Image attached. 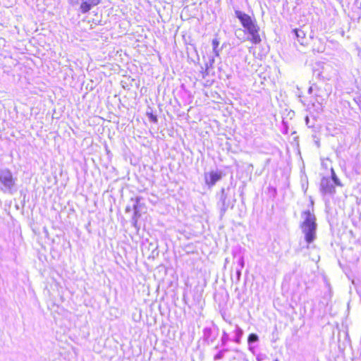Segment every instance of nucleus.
I'll return each instance as SVG.
<instances>
[{
	"label": "nucleus",
	"instance_id": "nucleus-14",
	"mask_svg": "<svg viewBox=\"0 0 361 361\" xmlns=\"http://www.w3.org/2000/svg\"><path fill=\"white\" fill-rule=\"evenodd\" d=\"M83 0H69V2L71 4H72L73 6H76V5H81V2H82Z\"/></svg>",
	"mask_w": 361,
	"mask_h": 361
},
{
	"label": "nucleus",
	"instance_id": "nucleus-11",
	"mask_svg": "<svg viewBox=\"0 0 361 361\" xmlns=\"http://www.w3.org/2000/svg\"><path fill=\"white\" fill-rule=\"evenodd\" d=\"M212 44L214 47V52L215 53V55L217 56H219V51H217L216 48L219 46V42L216 39H213Z\"/></svg>",
	"mask_w": 361,
	"mask_h": 361
},
{
	"label": "nucleus",
	"instance_id": "nucleus-17",
	"mask_svg": "<svg viewBox=\"0 0 361 361\" xmlns=\"http://www.w3.org/2000/svg\"><path fill=\"white\" fill-rule=\"evenodd\" d=\"M151 119H152V121H154V122H156V121H157V118H156V116H151Z\"/></svg>",
	"mask_w": 361,
	"mask_h": 361
},
{
	"label": "nucleus",
	"instance_id": "nucleus-4",
	"mask_svg": "<svg viewBox=\"0 0 361 361\" xmlns=\"http://www.w3.org/2000/svg\"><path fill=\"white\" fill-rule=\"evenodd\" d=\"M321 190L325 194H331L335 192L332 180L329 178H323L321 180Z\"/></svg>",
	"mask_w": 361,
	"mask_h": 361
},
{
	"label": "nucleus",
	"instance_id": "nucleus-5",
	"mask_svg": "<svg viewBox=\"0 0 361 361\" xmlns=\"http://www.w3.org/2000/svg\"><path fill=\"white\" fill-rule=\"evenodd\" d=\"M221 178V173L218 171H211L204 176L205 183L209 187L214 185Z\"/></svg>",
	"mask_w": 361,
	"mask_h": 361
},
{
	"label": "nucleus",
	"instance_id": "nucleus-9",
	"mask_svg": "<svg viewBox=\"0 0 361 361\" xmlns=\"http://www.w3.org/2000/svg\"><path fill=\"white\" fill-rule=\"evenodd\" d=\"M243 330L238 326H236V330H235V334H236V338H235V342L236 343H240V338L241 336H243Z\"/></svg>",
	"mask_w": 361,
	"mask_h": 361
},
{
	"label": "nucleus",
	"instance_id": "nucleus-7",
	"mask_svg": "<svg viewBox=\"0 0 361 361\" xmlns=\"http://www.w3.org/2000/svg\"><path fill=\"white\" fill-rule=\"evenodd\" d=\"M294 32L297 37V38L298 39V42L302 44H303V42L302 41H300V39H302L305 38V32L301 30H298V29H295L294 30Z\"/></svg>",
	"mask_w": 361,
	"mask_h": 361
},
{
	"label": "nucleus",
	"instance_id": "nucleus-2",
	"mask_svg": "<svg viewBox=\"0 0 361 361\" xmlns=\"http://www.w3.org/2000/svg\"><path fill=\"white\" fill-rule=\"evenodd\" d=\"M301 216L302 219L300 226L302 232L305 235L306 242L310 244L316 239L317 236L316 217L310 210L303 212Z\"/></svg>",
	"mask_w": 361,
	"mask_h": 361
},
{
	"label": "nucleus",
	"instance_id": "nucleus-3",
	"mask_svg": "<svg viewBox=\"0 0 361 361\" xmlns=\"http://www.w3.org/2000/svg\"><path fill=\"white\" fill-rule=\"evenodd\" d=\"M16 179L13 178L12 172L7 169H0L1 190L4 192L12 193L16 186Z\"/></svg>",
	"mask_w": 361,
	"mask_h": 361
},
{
	"label": "nucleus",
	"instance_id": "nucleus-16",
	"mask_svg": "<svg viewBox=\"0 0 361 361\" xmlns=\"http://www.w3.org/2000/svg\"><path fill=\"white\" fill-rule=\"evenodd\" d=\"M242 33H243V30H237L235 31V35H236V37H237L238 39H242V38H241V37H240V35H241V34H242Z\"/></svg>",
	"mask_w": 361,
	"mask_h": 361
},
{
	"label": "nucleus",
	"instance_id": "nucleus-12",
	"mask_svg": "<svg viewBox=\"0 0 361 361\" xmlns=\"http://www.w3.org/2000/svg\"><path fill=\"white\" fill-rule=\"evenodd\" d=\"M135 201H136V204H134V206H133L135 216H137V215L140 216V214H138V202L140 201V198L137 197Z\"/></svg>",
	"mask_w": 361,
	"mask_h": 361
},
{
	"label": "nucleus",
	"instance_id": "nucleus-8",
	"mask_svg": "<svg viewBox=\"0 0 361 361\" xmlns=\"http://www.w3.org/2000/svg\"><path fill=\"white\" fill-rule=\"evenodd\" d=\"M259 340V337L255 334H251L249 335L247 338V343L248 344H251L252 343L257 342Z\"/></svg>",
	"mask_w": 361,
	"mask_h": 361
},
{
	"label": "nucleus",
	"instance_id": "nucleus-1",
	"mask_svg": "<svg viewBox=\"0 0 361 361\" xmlns=\"http://www.w3.org/2000/svg\"><path fill=\"white\" fill-rule=\"evenodd\" d=\"M235 14L249 35L247 39L253 44H259L261 42V38L259 34V27L256 20L240 11H235Z\"/></svg>",
	"mask_w": 361,
	"mask_h": 361
},
{
	"label": "nucleus",
	"instance_id": "nucleus-18",
	"mask_svg": "<svg viewBox=\"0 0 361 361\" xmlns=\"http://www.w3.org/2000/svg\"><path fill=\"white\" fill-rule=\"evenodd\" d=\"M221 357V353H219L218 355H216L215 356V359H220Z\"/></svg>",
	"mask_w": 361,
	"mask_h": 361
},
{
	"label": "nucleus",
	"instance_id": "nucleus-20",
	"mask_svg": "<svg viewBox=\"0 0 361 361\" xmlns=\"http://www.w3.org/2000/svg\"><path fill=\"white\" fill-rule=\"evenodd\" d=\"M237 275H238V276H240V271H238Z\"/></svg>",
	"mask_w": 361,
	"mask_h": 361
},
{
	"label": "nucleus",
	"instance_id": "nucleus-15",
	"mask_svg": "<svg viewBox=\"0 0 361 361\" xmlns=\"http://www.w3.org/2000/svg\"><path fill=\"white\" fill-rule=\"evenodd\" d=\"M221 340L224 343H226L227 341L228 340V335L225 331H224V333H223V336H222Z\"/></svg>",
	"mask_w": 361,
	"mask_h": 361
},
{
	"label": "nucleus",
	"instance_id": "nucleus-6",
	"mask_svg": "<svg viewBox=\"0 0 361 361\" xmlns=\"http://www.w3.org/2000/svg\"><path fill=\"white\" fill-rule=\"evenodd\" d=\"M92 8L87 1H82L80 6V9L82 13H87Z\"/></svg>",
	"mask_w": 361,
	"mask_h": 361
},
{
	"label": "nucleus",
	"instance_id": "nucleus-13",
	"mask_svg": "<svg viewBox=\"0 0 361 361\" xmlns=\"http://www.w3.org/2000/svg\"><path fill=\"white\" fill-rule=\"evenodd\" d=\"M87 1L92 8L93 6L98 5L100 3V0H87Z\"/></svg>",
	"mask_w": 361,
	"mask_h": 361
},
{
	"label": "nucleus",
	"instance_id": "nucleus-21",
	"mask_svg": "<svg viewBox=\"0 0 361 361\" xmlns=\"http://www.w3.org/2000/svg\"><path fill=\"white\" fill-rule=\"evenodd\" d=\"M275 361H278L277 360H276Z\"/></svg>",
	"mask_w": 361,
	"mask_h": 361
},
{
	"label": "nucleus",
	"instance_id": "nucleus-10",
	"mask_svg": "<svg viewBox=\"0 0 361 361\" xmlns=\"http://www.w3.org/2000/svg\"><path fill=\"white\" fill-rule=\"evenodd\" d=\"M332 180V183L334 182V183L335 185H338V186L341 185V182L339 180V179L337 178V176H336L334 170H332V180Z\"/></svg>",
	"mask_w": 361,
	"mask_h": 361
},
{
	"label": "nucleus",
	"instance_id": "nucleus-19",
	"mask_svg": "<svg viewBox=\"0 0 361 361\" xmlns=\"http://www.w3.org/2000/svg\"><path fill=\"white\" fill-rule=\"evenodd\" d=\"M240 263L241 267H243V266H244V261H243V258L240 259Z\"/></svg>",
	"mask_w": 361,
	"mask_h": 361
}]
</instances>
